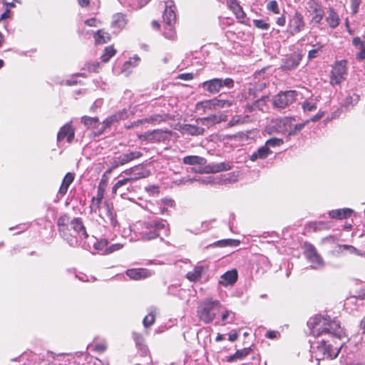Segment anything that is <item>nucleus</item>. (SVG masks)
<instances>
[{"label":"nucleus","mask_w":365,"mask_h":365,"mask_svg":"<svg viewBox=\"0 0 365 365\" xmlns=\"http://www.w3.org/2000/svg\"><path fill=\"white\" fill-rule=\"evenodd\" d=\"M307 326L310 329V334L314 337L327 336L334 339H341L345 336L344 329L339 322L331 319L328 315H316L310 318L307 322Z\"/></svg>","instance_id":"nucleus-1"},{"label":"nucleus","mask_w":365,"mask_h":365,"mask_svg":"<svg viewBox=\"0 0 365 365\" xmlns=\"http://www.w3.org/2000/svg\"><path fill=\"white\" fill-rule=\"evenodd\" d=\"M57 225L61 237L71 247H75L79 245L77 236L84 239L88 236L82 220L79 217L71 220L68 215H63L58 218Z\"/></svg>","instance_id":"nucleus-2"},{"label":"nucleus","mask_w":365,"mask_h":365,"mask_svg":"<svg viewBox=\"0 0 365 365\" xmlns=\"http://www.w3.org/2000/svg\"><path fill=\"white\" fill-rule=\"evenodd\" d=\"M137 234L140 240L150 241L159 237L163 241V236L170 235V227L167 220L160 217L150 219L142 222L137 228Z\"/></svg>","instance_id":"nucleus-3"},{"label":"nucleus","mask_w":365,"mask_h":365,"mask_svg":"<svg viewBox=\"0 0 365 365\" xmlns=\"http://www.w3.org/2000/svg\"><path fill=\"white\" fill-rule=\"evenodd\" d=\"M143 156V153L129 146H123L121 150L115 152L113 155L109 158L110 166L107 169L108 173L120 166H123L130 162L138 159Z\"/></svg>","instance_id":"nucleus-4"},{"label":"nucleus","mask_w":365,"mask_h":365,"mask_svg":"<svg viewBox=\"0 0 365 365\" xmlns=\"http://www.w3.org/2000/svg\"><path fill=\"white\" fill-rule=\"evenodd\" d=\"M222 308L220 301L211 298L200 302L198 304L197 313L200 320L209 324L212 322Z\"/></svg>","instance_id":"nucleus-5"},{"label":"nucleus","mask_w":365,"mask_h":365,"mask_svg":"<svg viewBox=\"0 0 365 365\" xmlns=\"http://www.w3.org/2000/svg\"><path fill=\"white\" fill-rule=\"evenodd\" d=\"M341 346L342 344H338L335 348H333L329 341L324 338L318 343L316 349L313 346H312V349L316 359L319 361L324 359H335L338 356Z\"/></svg>","instance_id":"nucleus-6"},{"label":"nucleus","mask_w":365,"mask_h":365,"mask_svg":"<svg viewBox=\"0 0 365 365\" xmlns=\"http://www.w3.org/2000/svg\"><path fill=\"white\" fill-rule=\"evenodd\" d=\"M306 23L303 14L295 11L289 15L287 32L290 36H295L305 29Z\"/></svg>","instance_id":"nucleus-7"},{"label":"nucleus","mask_w":365,"mask_h":365,"mask_svg":"<svg viewBox=\"0 0 365 365\" xmlns=\"http://www.w3.org/2000/svg\"><path fill=\"white\" fill-rule=\"evenodd\" d=\"M234 86V81L230 78H212L202 83V88L212 93L215 94L220 91L221 88L226 87L231 88Z\"/></svg>","instance_id":"nucleus-8"},{"label":"nucleus","mask_w":365,"mask_h":365,"mask_svg":"<svg viewBox=\"0 0 365 365\" xmlns=\"http://www.w3.org/2000/svg\"><path fill=\"white\" fill-rule=\"evenodd\" d=\"M297 96V92L296 91H280L273 97V107L278 109L285 108L296 100Z\"/></svg>","instance_id":"nucleus-9"},{"label":"nucleus","mask_w":365,"mask_h":365,"mask_svg":"<svg viewBox=\"0 0 365 365\" xmlns=\"http://www.w3.org/2000/svg\"><path fill=\"white\" fill-rule=\"evenodd\" d=\"M346 63L347 61L346 60L336 61L331 71V85H340L346 79L347 75Z\"/></svg>","instance_id":"nucleus-10"},{"label":"nucleus","mask_w":365,"mask_h":365,"mask_svg":"<svg viewBox=\"0 0 365 365\" xmlns=\"http://www.w3.org/2000/svg\"><path fill=\"white\" fill-rule=\"evenodd\" d=\"M304 255L309 262L311 263L312 269H320L324 267V262L323 259L312 244H305Z\"/></svg>","instance_id":"nucleus-11"},{"label":"nucleus","mask_w":365,"mask_h":365,"mask_svg":"<svg viewBox=\"0 0 365 365\" xmlns=\"http://www.w3.org/2000/svg\"><path fill=\"white\" fill-rule=\"evenodd\" d=\"M75 137V128L72 125V122L70 121L63 125L57 133L56 140L57 143L66 140L68 143H72Z\"/></svg>","instance_id":"nucleus-12"},{"label":"nucleus","mask_w":365,"mask_h":365,"mask_svg":"<svg viewBox=\"0 0 365 365\" xmlns=\"http://www.w3.org/2000/svg\"><path fill=\"white\" fill-rule=\"evenodd\" d=\"M123 173L130 175L128 178L131 182H133L139 179L147 178L149 175L150 172L145 169L143 165H138L129 169H126L123 172Z\"/></svg>","instance_id":"nucleus-13"},{"label":"nucleus","mask_w":365,"mask_h":365,"mask_svg":"<svg viewBox=\"0 0 365 365\" xmlns=\"http://www.w3.org/2000/svg\"><path fill=\"white\" fill-rule=\"evenodd\" d=\"M105 211L106 212L103 215L100 214V216L105 222L104 226L108 227H110L113 230H115V229L119 227V224L116 219V215L112 211L108 203L105 205Z\"/></svg>","instance_id":"nucleus-14"},{"label":"nucleus","mask_w":365,"mask_h":365,"mask_svg":"<svg viewBox=\"0 0 365 365\" xmlns=\"http://www.w3.org/2000/svg\"><path fill=\"white\" fill-rule=\"evenodd\" d=\"M165 8L163 12V18L165 24H175L176 21L175 6L171 0L165 2Z\"/></svg>","instance_id":"nucleus-15"},{"label":"nucleus","mask_w":365,"mask_h":365,"mask_svg":"<svg viewBox=\"0 0 365 365\" xmlns=\"http://www.w3.org/2000/svg\"><path fill=\"white\" fill-rule=\"evenodd\" d=\"M233 98L229 99L213 98L212 100L204 102L205 107L210 109L227 108L232 105Z\"/></svg>","instance_id":"nucleus-16"},{"label":"nucleus","mask_w":365,"mask_h":365,"mask_svg":"<svg viewBox=\"0 0 365 365\" xmlns=\"http://www.w3.org/2000/svg\"><path fill=\"white\" fill-rule=\"evenodd\" d=\"M132 182L130 180L126 178L122 180H119L112 187V193L118 194L123 197V196L126 194V191H129L131 187Z\"/></svg>","instance_id":"nucleus-17"},{"label":"nucleus","mask_w":365,"mask_h":365,"mask_svg":"<svg viewBox=\"0 0 365 365\" xmlns=\"http://www.w3.org/2000/svg\"><path fill=\"white\" fill-rule=\"evenodd\" d=\"M128 117V111L127 109L123 108V110H118L114 114L106 118L103 121L104 128H109L115 122L120 120L125 119Z\"/></svg>","instance_id":"nucleus-18"},{"label":"nucleus","mask_w":365,"mask_h":365,"mask_svg":"<svg viewBox=\"0 0 365 365\" xmlns=\"http://www.w3.org/2000/svg\"><path fill=\"white\" fill-rule=\"evenodd\" d=\"M237 278L238 273L237 269L228 270L220 277L219 284L224 287L232 286L237 282Z\"/></svg>","instance_id":"nucleus-19"},{"label":"nucleus","mask_w":365,"mask_h":365,"mask_svg":"<svg viewBox=\"0 0 365 365\" xmlns=\"http://www.w3.org/2000/svg\"><path fill=\"white\" fill-rule=\"evenodd\" d=\"M180 131L183 135H200L205 132V128L198 125L183 124L180 125Z\"/></svg>","instance_id":"nucleus-20"},{"label":"nucleus","mask_w":365,"mask_h":365,"mask_svg":"<svg viewBox=\"0 0 365 365\" xmlns=\"http://www.w3.org/2000/svg\"><path fill=\"white\" fill-rule=\"evenodd\" d=\"M126 275L132 279L139 280L145 279L151 275V272L147 269H130L126 271Z\"/></svg>","instance_id":"nucleus-21"},{"label":"nucleus","mask_w":365,"mask_h":365,"mask_svg":"<svg viewBox=\"0 0 365 365\" xmlns=\"http://www.w3.org/2000/svg\"><path fill=\"white\" fill-rule=\"evenodd\" d=\"M75 175L72 173H67L64 176L61 185L57 193V197L61 198L66 195L71 184L73 182Z\"/></svg>","instance_id":"nucleus-22"},{"label":"nucleus","mask_w":365,"mask_h":365,"mask_svg":"<svg viewBox=\"0 0 365 365\" xmlns=\"http://www.w3.org/2000/svg\"><path fill=\"white\" fill-rule=\"evenodd\" d=\"M310 9L313 12L312 22L316 25L320 24L324 15L322 6L317 2H313L310 6Z\"/></svg>","instance_id":"nucleus-23"},{"label":"nucleus","mask_w":365,"mask_h":365,"mask_svg":"<svg viewBox=\"0 0 365 365\" xmlns=\"http://www.w3.org/2000/svg\"><path fill=\"white\" fill-rule=\"evenodd\" d=\"M128 21L122 13H117L113 16L111 27L117 32L121 31L127 24Z\"/></svg>","instance_id":"nucleus-24"},{"label":"nucleus","mask_w":365,"mask_h":365,"mask_svg":"<svg viewBox=\"0 0 365 365\" xmlns=\"http://www.w3.org/2000/svg\"><path fill=\"white\" fill-rule=\"evenodd\" d=\"M168 137V133L162 130H154L145 133V139L152 142L165 140Z\"/></svg>","instance_id":"nucleus-25"},{"label":"nucleus","mask_w":365,"mask_h":365,"mask_svg":"<svg viewBox=\"0 0 365 365\" xmlns=\"http://www.w3.org/2000/svg\"><path fill=\"white\" fill-rule=\"evenodd\" d=\"M26 359V362L24 365H43V358L31 351H24V359Z\"/></svg>","instance_id":"nucleus-26"},{"label":"nucleus","mask_w":365,"mask_h":365,"mask_svg":"<svg viewBox=\"0 0 365 365\" xmlns=\"http://www.w3.org/2000/svg\"><path fill=\"white\" fill-rule=\"evenodd\" d=\"M353 212L349 208L332 210L329 212V216L332 219L342 220L349 217Z\"/></svg>","instance_id":"nucleus-27"},{"label":"nucleus","mask_w":365,"mask_h":365,"mask_svg":"<svg viewBox=\"0 0 365 365\" xmlns=\"http://www.w3.org/2000/svg\"><path fill=\"white\" fill-rule=\"evenodd\" d=\"M300 61L301 58L299 56L292 55L284 59L282 65V68L283 70L291 71L297 67Z\"/></svg>","instance_id":"nucleus-28"},{"label":"nucleus","mask_w":365,"mask_h":365,"mask_svg":"<svg viewBox=\"0 0 365 365\" xmlns=\"http://www.w3.org/2000/svg\"><path fill=\"white\" fill-rule=\"evenodd\" d=\"M327 11L328 16L326 17V21L330 28H336L340 23L339 15L332 7H329Z\"/></svg>","instance_id":"nucleus-29"},{"label":"nucleus","mask_w":365,"mask_h":365,"mask_svg":"<svg viewBox=\"0 0 365 365\" xmlns=\"http://www.w3.org/2000/svg\"><path fill=\"white\" fill-rule=\"evenodd\" d=\"M272 153V151L270 149L267 148V146L263 145L259 148L256 151H255L250 156V160L252 162L256 161L258 159H265L268 157L269 154Z\"/></svg>","instance_id":"nucleus-30"},{"label":"nucleus","mask_w":365,"mask_h":365,"mask_svg":"<svg viewBox=\"0 0 365 365\" xmlns=\"http://www.w3.org/2000/svg\"><path fill=\"white\" fill-rule=\"evenodd\" d=\"M206 173H219L222 171H227L231 169V166L227 163H212L205 167Z\"/></svg>","instance_id":"nucleus-31"},{"label":"nucleus","mask_w":365,"mask_h":365,"mask_svg":"<svg viewBox=\"0 0 365 365\" xmlns=\"http://www.w3.org/2000/svg\"><path fill=\"white\" fill-rule=\"evenodd\" d=\"M227 4L237 19H243L245 18V14L242 10V6L239 4L237 0H227Z\"/></svg>","instance_id":"nucleus-32"},{"label":"nucleus","mask_w":365,"mask_h":365,"mask_svg":"<svg viewBox=\"0 0 365 365\" xmlns=\"http://www.w3.org/2000/svg\"><path fill=\"white\" fill-rule=\"evenodd\" d=\"M182 162L184 164L190 165H205L207 160L205 158L198 155H187L183 158Z\"/></svg>","instance_id":"nucleus-33"},{"label":"nucleus","mask_w":365,"mask_h":365,"mask_svg":"<svg viewBox=\"0 0 365 365\" xmlns=\"http://www.w3.org/2000/svg\"><path fill=\"white\" fill-rule=\"evenodd\" d=\"M359 96L356 93L349 94L341 103V108L345 110L352 108L359 101Z\"/></svg>","instance_id":"nucleus-34"},{"label":"nucleus","mask_w":365,"mask_h":365,"mask_svg":"<svg viewBox=\"0 0 365 365\" xmlns=\"http://www.w3.org/2000/svg\"><path fill=\"white\" fill-rule=\"evenodd\" d=\"M81 122L88 129L97 128L101 125L99 118L97 117L84 115L81 118Z\"/></svg>","instance_id":"nucleus-35"},{"label":"nucleus","mask_w":365,"mask_h":365,"mask_svg":"<svg viewBox=\"0 0 365 365\" xmlns=\"http://www.w3.org/2000/svg\"><path fill=\"white\" fill-rule=\"evenodd\" d=\"M251 351H252V349L250 347L238 349L234 354L230 356L227 359V361L233 362L238 359H242L244 357H245L246 356L250 354Z\"/></svg>","instance_id":"nucleus-36"},{"label":"nucleus","mask_w":365,"mask_h":365,"mask_svg":"<svg viewBox=\"0 0 365 365\" xmlns=\"http://www.w3.org/2000/svg\"><path fill=\"white\" fill-rule=\"evenodd\" d=\"M96 44H103L108 42L110 39V34L104 30H98L93 35Z\"/></svg>","instance_id":"nucleus-37"},{"label":"nucleus","mask_w":365,"mask_h":365,"mask_svg":"<svg viewBox=\"0 0 365 365\" xmlns=\"http://www.w3.org/2000/svg\"><path fill=\"white\" fill-rule=\"evenodd\" d=\"M240 241L234 239H224L218 240L212 244V246L225 247H237L240 245Z\"/></svg>","instance_id":"nucleus-38"},{"label":"nucleus","mask_w":365,"mask_h":365,"mask_svg":"<svg viewBox=\"0 0 365 365\" xmlns=\"http://www.w3.org/2000/svg\"><path fill=\"white\" fill-rule=\"evenodd\" d=\"M164 119H165V118L163 115H155L151 116L150 118H149V119L145 118V119H141V120H138L137 121H134L130 125H127L126 128L128 129H129L130 128L138 126L139 124H142L143 122L161 121V120H163Z\"/></svg>","instance_id":"nucleus-39"},{"label":"nucleus","mask_w":365,"mask_h":365,"mask_svg":"<svg viewBox=\"0 0 365 365\" xmlns=\"http://www.w3.org/2000/svg\"><path fill=\"white\" fill-rule=\"evenodd\" d=\"M202 274V268L200 267H195L192 271L188 272L186 274V277L190 282L197 281Z\"/></svg>","instance_id":"nucleus-40"},{"label":"nucleus","mask_w":365,"mask_h":365,"mask_svg":"<svg viewBox=\"0 0 365 365\" xmlns=\"http://www.w3.org/2000/svg\"><path fill=\"white\" fill-rule=\"evenodd\" d=\"M116 53L113 46H110L105 48L103 54L101 56V61L104 63L108 62Z\"/></svg>","instance_id":"nucleus-41"},{"label":"nucleus","mask_w":365,"mask_h":365,"mask_svg":"<svg viewBox=\"0 0 365 365\" xmlns=\"http://www.w3.org/2000/svg\"><path fill=\"white\" fill-rule=\"evenodd\" d=\"M312 48L308 53V58L313 59L319 56V53L322 52V50L324 47V45L320 42H318L314 45H312Z\"/></svg>","instance_id":"nucleus-42"},{"label":"nucleus","mask_w":365,"mask_h":365,"mask_svg":"<svg viewBox=\"0 0 365 365\" xmlns=\"http://www.w3.org/2000/svg\"><path fill=\"white\" fill-rule=\"evenodd\" d=\"M163 36L169 40H175L176 38V33L174 29V24L165 25Z\"/></svg>","instance_id":"nucleus-43"},{"label":"nucleus","mask_w":365,"mask_h":365,"mask_svg":"<svg viewBox=\"0 0 365 365\" xmlns=\"http://www.w3.org/2000/svg\"><path fill=\"white\" fill-rule=\"evenodd\" d=\"M266 9L268 11L272 12L274 14H279L280 9L278 2L276 0H271L267 3Z\"/></svg>","instance_id":"nucleus-44"},{"label":"nucleus","mask_w":365,"mask_h":365,"mask_svg":"<svg viewBox=\"0 0 365 365\" xmlns=\"http://www.w3.org/2000/svg\"><path fill=\"white\" fill-rule=\"evenodd\" d=\"M108 241L106 239H101L94 243V248L98 252H101L102 254L105 255V250L108 247Z\"/></svg>","instance_id":"nucleus-45"},{"label":"nucleus","mask_w":365,"mask_h":365,"mask_svg":"<svg viewBox=\"0 0 365 365\" xmlns=\"http://www.w3.org/2000/svg\"><path fill=\"white\" fill-rule=\"evenodd\" d=\"M283 144V140L277 138H272L268 139L265 143V146H267L268 149L271 148L279 147Z\"/></svg>","instance_id":"nucleus-46"},{"label":"nucleus","mask_w":365,"mask_h":365,"mask_svg":"<svg viewBox=\"0 0 365 365\" xmlns=\"http://www.w3.org/2000/svg\"><path fill=\"white\" fill-rule=\"evenodd\" d=\"M155 314L153 313V312H150L148 315H146L143 320V326L145 327V328H148L149 327H150L151 325H153L155 322Z\"/></svg>","instance_id":"nucleus-47"},{"label":"nucleus","mask_w":365,"mask_h":365,"mask_svg":"<svg viewBox=\"0 0 365 365\" xmlns=\"http://www.w3.org/2000/svg\"><path fill=\"white\" fill-rule=\"evenodd\" d=\"M215 116L202 118L197 119V124H202V125L210 127V125H212V124L215 123Z\"/></svg>","instance_id":"nucleus-48"},{"label":"nucleus","mask_w":365,"mask_h":365,"mask_svg":"<svg viewBox=\"0 0 365 365\" xmlns=\"http://www.w3.org/2000/svg\"><path fill=\"white\" fill-rule=\"evenodd\" d=\"M235 319V313L226 310L224 313L222 314V321L224 322V324L226 323H232L234 321Z\"/></svg>","instance_id":"nucleus-49"},{"label":"nucleus","mask_w":365,"mask_h":365,"mask_svg":"<svg viewBox=\"0 0 365 365\" xmlns=\"http://www.w3.org/2000/svg\"><path fill=\"white\" fill-rule=\"evenodd\" d=\"M124 245L121 243H115L113 244L110 246L108 245V247L105 250V255H109L114 252L118 251L121 250Z\"/></svg>","instance_id":"nucleus-50"},{"label":"nucleus","mask_w":365,"mask_h":365,"mask_svg":"<svg viewBox=\"0 0 365 365\" xmlns=\"http://www.w3.org/2000/svg\"><path fill=\"white\" fill-rule=\"evenodd\" d=\"M305 125H306V122L302 123H298L293 126L289 125V135H296L298 132H299L300 130H302L304 128Z\"/></svg>","instance_id":"nucleus-51"},{"label":"nucleus","mask_w":365,"mask_h":365,"mask_svg":"<svg viewBox=\"0 0 365 365\" xmlns=\"http://www.w3.org/2000/svg\"><path fill=\"white\" fill-rule=\"evenodd\" d=\"M253 25L258 29L262 30H267L269 29V24L262 19H255L253 20Z\"/></svg>","instance_id":"nucleus-52"},{"label":"nucleus","mask_w":365,"mask_h":365,"mask_svg":"<svg viewBox=\"0 0 365 365\" xmlns=\"http://www.w3.org/2000/svg\"><path fill=\"white\" fill-rule=\"evenodd\" d=\"M269 97L267 96H262L260 98L255 101L257 110H262L266 105Z\"/></svg>","instance_id":"nucleus-53"},{"label":"nucleus","mask_w":365,"mask_h":365,"mask_svg":"<svg viewBox=\"0 0 365 365\" xmlns=\"http://www.w3.org/2000/svg\"><path fill=\"white\" fill-rule=\"evenodd\" d=\"M245 122V117H242L241 115H235L232 118V119L229 121L228 125L230 126H234L238 124H242Z\"/></svg>","instance_id":"nucleus-54"},{"label":"nucleus","mask_w":365,"mask_h":365,"mask_svg":"<svg viewBox=\"0 0 365 365\" xmlns=\"http://www.w3.org/2000/svg\"><path fill=\"white\" fill-rule=\"evenodd\" d=\"M317 104L310 101H304L302 104L304 111H314L317 109Z\"/></svg>","instance_id":"nucleus-55"},{"label":"nucleus","mask_w":365,"mask_h":365,"mask_svg":"<svg viewBox=\"0 0 365 365\" xmlns=\"http://www.w3.org/2000/svg\"><path fill=\"white\" fill-rule=\"evenodd\" d=\"M101 205V202H98V200L92 199L90 205L91 212L94 213L99 212Z\"/></svg>","instance_id":"nucleus-56"},{"label":"nucleus","mask_w":365,"mask_h":365,"mask_svg":"<svg viewBox=\"0 0 365 365\" xmlns=\"http://www.w3.org/2000/svg\"><path fill=\"white\" fill-rule=\"evenodd\" d=\"M133 338L135 342L136 346L142 345V344L145 343V339L141 334L133 332Z\"/></svg>","instance_id":"nucleus-57"},{"label":"nucleus","mask_w":365,"mask_h":365,"mask_svg":"<svg viewBox=\"0 0 365 365\" xmlns=\"http://www.w3.org/2000/svg\"><path fill=\"white\" fill-rule=\"evenodd\" d=\"M103 103V100L102 98H98V99H96L93 103L92 104V106H91L90 108V110L91 112H96V110H98V108H101L102 106Z\"/></svg>","instance_id":"nucleus-58"},{"label":"nucleus","mask_w":365,"mask_h":365,"mask_svg":"<svg viewBox=\"0 0 365 365\" xmlns=\"http://www.w3.org/2000/svg\"><path fill=\"white\" fill-rule=\"evenodd\" d=\"M361 3V0H351V9L353 14H356L358 12Z\"/></svg>","instance_id":"nucleus-59"},{"label":"nucleus","mask_w":365,"mask_h":365,"mask_svg":"<svg viewBox=\"0 0 365 365\" xmlns=\"http://www.w3.org/2000/svg\"><path fill=\"white\" fill-rule=\"evenodd\" d=\"M343 250H346L351 254L360 255L359 250L352 245H343L341 246Z\"/></svg>","instance_id":"nucleus-60"},{"label":"nucleus","mask_w":365,"mask_h":365,"mask_svg":"<svg viewBox=\"0 0 365 365\" xmlns=\"http://www.w3.org/2000/svg\"><path fill=\"white\" fill-rule=\"evenodd\" d=\"M103 195H104V190H103V188L101 187V185H98V190H97V194L92 199H93L95 200H98V202H102V200H103Z\"/></svg>","instance_id":"nucleus-61"},{"label":"nucleus","mask_w":365,"mask_h":365,"mask_svg":"<svg viewBox=\"0 0 365 365\" xmlns=\"http://www.w3.org/2000/svg\"><path fill=\"white\" fill-rule=\"evenodd\" d=\"M85 24L88 26L97 27L100 24V21L96 18H91L85 21Z\"/></svg>","instance_id":"nucleus-62"},{"label":"nucleus","mask_w":365,"mask_h":365,"mask_svg":"<svg viewBox=\"0 0 365 365\" xmlns=\"http://www.w3.org/2000/svg\"><path fill=\"white\" fill-rule=\"evenodd\" d=\"M194 74L192 73H181L178 76V78L184 80V81H190L193 79Z\"/></svg>","instance_id":"nucleus-63"},{"label":"nucleus","mask_w":365,"mask_h":365,"mask_svg":"<svg viewBox=\"0 0 365 365\" xmlns=\"http://www.w3.org/2000/svg\"><path fill=\"white\" fill-rule=\"evenodd\" d=\"M137 347L138 348L139 351H140V354L142 356H146L149 352L148 347L145 344V342L142 344V345L137 346Z\"/></svg>","instance_id":"nucleus-64"}]
</instances>
